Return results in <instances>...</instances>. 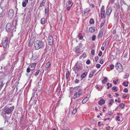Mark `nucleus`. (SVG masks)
<instances>
[{
	"label": "nucleus",
	"mask_w": 130,
	"mask_h": 130,
	"mask_svg": "<svg viewBox=\"0 0 130 130\" xmlns=\"http://www.w3.org/2000/svg\"><path fill=\"white\" fill-rule=\"evenodd\" d=\"M14 109V106L9 107L8 106H6L4 108L3 112L5 114L7 115L11 114Z\"/></svg>",
	"instance_id": "obj_1"
},
{
	"label": "nucleus",
	"mask_w": 130,
	"mask_h": 130,
	"mask_svg": "<svg viewBox=\"0 0 130 130\" xmlns=\"http://www.w3.org/2000/svg\"><path fill=\"white\" fill-rule=\"evenodd\" d=\"M44 42L41 41L36 40L34 43L35 48L36 50H38L44 46Z\"/></svg>",
	"instance_id": "obj_2"
},
{
	"label": "nucleus",
	"mask_w": 130,
	"mask_h": 130,
	"mask_svg": "<svg viewBox=\"0 0 130 130\" xmlns=\"http://www.w3.org/2000/svg\"><path fill=\"white\" fill-rule=\"evenodd\" d=\"M2 44L3 47L5 49L9 47V42L7 37H5L3 38L2 41Z\"/></svg>",
	"instance_id": "obj_3"
},
{
	"label": "nucleus",
	"mask_w": 130,
	"mask_h": 130,
	"mask_svg": "<svg viewBox=\"0 0 130 130\" xmlns=\"http://www.w3.org/2000/svg\"><path fill=\"white\" fill-rule=\"evenodd\" d=\"M37 63H32L29 65L28 67L26 70V72L28 73H29L30 70H34L35 68L36 65Z\"/></svg>",
	"instance_id": "obj_4"
},
{
	"label": "nucleus",
	"mask_w": 130,
	"mask_h": 130,
	"mask_svg": "<svg viewBox=\"0 0 130 130\" xmlns=\"http://www.w3.org/2000/svg\"><path fill=\"white\" fill-rule=\"evenodd\" d=\"M115 67L116 69L118 70L119 72H122L123 71V68L121 64L117 62L116 65Z\"/></svg>",
	"instance_id": "obj_5"
},
{
	"label": "nucleus",
	"mask_w": 130,
	"mask_h": 130,
	"mask_svg": "<svg viewBox=\"0 0 130 130\" xmlns=\"http://www.w3.org/2000/svg\"><path fill=\"white\" fill-rule=\"evenodd\" d=\"M14 14V12L13 10L12 9L9 10L8 12L7 16L8 18L10 19H11L13 18Z\"/></svg>",
	"instance_id": "obj_6"
},
{
	"label": "nucleus",
	"mask_w": 130,
	"mask_h": 130,
	"mask_svg": "<svg viewBox=\"0 0 130 130\" xmlns=\"http://www.w3.org/2000/svg\"><path fill=\"white\" fill-rule=\"evenodd\" d=\"M48 41V45L51 46L53 45L54 42V40L53 37L52 36H50L48 37L47 40Z\"/></svg>",
	"instance_id": "obj_7"
},
{
	"label": "nucleus",
	"mask_w": 130,
	"mask_h": 130,
	"mask_svg": "<svg viewBox=\"0 0 130 130\" xmlns=\"http://www.w3.org/2000/svg\"><path fill=\"white\" fill-rule=\"evenodd\" d=\"M77 62L76 63L73 68V70L74 71H77L82 70V68L81 67L77 65Z\"/></svg>",
	"instance_id": "obj_8"
},
{
	"label": "nucleus",
	"mask_w": 130,
	"mask_h": 130,
	"mask_svg": "<svg viewBox=\"0 0 130 130\" xmlns=\"http://www.w3.org/2000/svg\"><path fill=\"white\" fill-rule=\"evenodd\" d=\"M101 15L102 18L104 17L105 13V11L104 10V6H102L101 9Z\"/></svg>",
	"instance_id": "obj_9"
},
{
	"label": "nucleus",
	"mask_w": 130,
	"mask_h": 130,
	"mask_svg": "<svg viewBox=\"0 0 130 130\" xmlns=\"http://www.w3.org/2000/svg\"><path fill=\"white\" fill-rule=\"evenodd\" d=\"M6 29L7 32L10 31L12 29L11 24L9 23H8L7 24Z\"/></svg>",
	"instance_id": "obj_10"
},
{
	"label": "nucleus",
	"mask_w": 130,
	"mask_h": 130,
	"mask_svg": "<svg viewBox=\"0 0 130 130\" xmlns=\"http://www.w3.org/2000/svg\"><path fill=\"white\" fill-rule=\"evenodd\" d=\"M73 90L74 92H79L81 91L82 89L80 88V86H77L74 88Z\"/></svg>",
	"instance_id": "obj_11"
},
{
	"label": "nucleus",
	"mask_w": 130,
	"mask_h": 130,
	"mask_svg": "<svg viewBox=\"0 0 130 130\" xmlns=\"http://www.w3.org/2000/svg\"><path fill=\"white\" fill-rule=\"evenodd\" d=\"M38 57V54L37 53H34L32 55V59L34 60H35Z\"/></svg>",
	"instance_id": "obj_12"
},
{
	"label": "nucleus",
	"mask_w": 130,
	"mask_h": 130,
	"mask_svg": "<svg viewBox=\"0 0 130 130\" xmlns=\"http://www.w3.org/2000/svg\"><path fill=\"white\" fill-rule=\"evenodd\" d=\"M79 92H75L73 98V99H75L78 98L81 94Z\"/></svg>",
	"instance_id": "obj_13"
},
{
	"label": "nucleus",
	"mask_w": 130,
	"mask_h": 130,
	"mask_svg": "<svg viewBox=\"0 0 130 130\" xmlns=\"http://www.w3.org/2000/svg\"><path fill=\"white\" fill-rule=\"evenodd\" d=\"M81 47L79 46H78L76 47L75 48V52L76 53H79L81 52Z\"/></svg>",
	"instance_id": "obj_14"
},
{
	"label": "nucleus",
	"mask_w": 130,
	"mask_h": 130,
	"mask_svg": "<svg viewBox=\"0 0 130 130\" xmlns=\"http://www.w3.org/2000/svg\"><path fill=\"white\" fill-rule=\"evenodd\" d=\"M112 11V8L111 7H109L107 9L106 11V14L107 15H109L111 12Z\"/></svg>",
	"instance_id": "obj_15"
},
{
	"label": "nucleus",
	"mask_w": 130,
	"mask_h": 130,
	"mask_svg": "<svg viewBox=\"0 0 130 130\" xmlns=\"http://www.w3.org/2000/svg\"><path fill=\"white\" fill-rule=\"evenodd\" d=\"M88 74V72L87 71H85L81 75V78L82 79L84 78Z\"/></svg>",
	"instance_id": "obj_16"
},
{
	"label": "nucleus",
	"mask_w": 130,
	"mask_h": 130,
	"mask_svg": "<svg viewBox=\"0 0 130 130\" xmlns=\"http://www.w3.org/2000/svg\"><path fill=\"white\" fill-rule=\"evenodd\" d=\"M50 65L51 63L49 61L47 62L45 66V70H46L48 69L49 68Z\"/></svg>",
	"instance_id": "obj_17"
},
{
	"label": "nucleus",
	"mask_w": 130,
	"mask_h": 130,
	"mask_svg": "<svg viewBox=\"0 0 130 130\" xmlns=\"http://www.w3.org/2000/svg\"><path fill=\"white\" fill-rule=\"evenodd\" d=\"M105 101L103 99H101V100L99 101L98 104L100 105H102L105 103Z\"/></svg>",
	"instance_id": "obj_18"
},
{
	"label": "nucleus",
	"mask_w": 130,
	"mask_h": 130,
	"mask_svg": "<svg viewBox=\"0 0 130 130\" xmlns=\"http://www.w3.org/2000/svg\"><path fill=\"white\" fill-rule=\"evenodd\" d=\"M31 17V12L30 11H28L26 15V19L27 20H29L30 18Z\"/></svg>",
	"instance_id": "obj_19"
},
{
	"label": "nucleus",
	"mask_w": 130,
	"mask_h": 130,
	"mask_svg": "<svg viewBox=\"0 0 130 130\" xmlns=\"http://www.w3.org/2000/svg\"><path fill=\"white\" fill-rule=\"evenodd\" d=\"M103 29L101 30L99 33L98 35V36L99 37L101 38L103 35Z\"/></svg>",
	"instance_id": "obj_20"
},
{
	"label": "nucleus",
	"mask_w": 130,
	"mask_h": 130,
	"mask_svg": "<svg viewBox=\"0 0 130 130\" xmlns=\"http://www.w3.org/2000/svg\"><path fill=\"white\" fill-rule=\"evenodd\" d=\"M18 20L16 19H14L13 20L12 24L14 26H16L17 25Z\"/></svg>",
	"instance_id": "obj_21"
},
{
	"label": "nucleus",
	"mask_w": 130,
	"mask_h": 130,
	"mask_svg": "<svg viewBox=\"0 0 130 130\" xmlns=\"http://www.w3.org/2000/svg\"><path fill=\"white\" fill-rule=\"evenodd\" d=\"M28 0H25L22 3V5L23 7H25L26 6V4L28 3Z\"/></svg>",
	"instance_id": "obj_22"
},
{
	"label": "nucleus",
	"mask_w": 130,
	"mask_h": 130,
	"mask_svg": "<svg viewBox=\"0 0 130 130\" xmlns=\"http://www.w3.org/2000/svg\"><path fill=\"white\" fill-rule=\"evenodd\" d=\"M89 30L91 32H93L95 30V27H90L89 28Z\"/></svg>",
	"instance_id": "obj_23"
},
{
	"label": "nucleus",
	"mask_w": 130,
	"mask_h": 130,
	"mask_svg": "<svg viewBox=\"0 0 130 130\" xmlns=\"http://www.w3.org/2000/svg\"><path fill=\"white\" fill-rule=\"evenodd\" d=\"M46 1V0H42L40 4V6L41 7L44 6L45 4Z\"/></svg>",
	"instance_id": "obj_24"
},
{
	"label": "nucleus",
	"mask_w": 130,
	"mask_h": 130,
	"mask_svg": "<svg viewBox=\"0 0 130 130\" xmlns=\"http://www.w3.org/2000/svg\"><path fill=\"white\" fill-rule=\"evenodd\" d=\"M108 79L106 77H105L104 80L102 81V83L103 84H104L106 83Z\"/></svg>",
	"instance_id": "obj_25"
},
{
	"label": "nucleus",
	"mask_w": 130,
	"mask_h": 130,
	"mask_svg": "<svg viewBox=\"0 0 130 130\" xmlns=\"http://www.w3.org/2000/svg\"><path fill=\"white\" fill-rule=\"evenodd\" d=\"M114 102V101L113 99H111L110 100V102L108 103V105L110 106L112 105Z\"/></svg>",
	"instance_id": "obj_26"
},
{
	"label": "nucleus",
	"mask_w": 130,
	"mask_h": 130,
	"mask_svg": "<svg viewBox=\"0 0 130 130\" xmlns=\"http://www.w3.org/2000/svg\"><path fill=\"white\" fill-rule=\"evenodd\" d=\"M94 72L93 71H92L90 72L89 75V78H91L92 77Z\"/></svg>",
	"instance_id": "obj_27"
},
{
	"label": "nucleus",
	"mask_w": 130,
	"mask_h": 130,
	"mask_svg": "<svg viewBox=\"0 0 130 130\" xmlns=\"http://www.w3.org/2000/svg\"><path fill=\"white\" fill-rule=\"evenodd\" d=\"M90 11L89 8H87L86 9H85L84 10V13L85 14L87 12H89Z\"/></svg>",
	"instance_id": "obj_28"
},
{
	"label": "nucleus",
	"mask_w": 130,
	"mask_h": 130,
	"mask_svg": "<svg viewBox=\"0 0 130 130\" xmlns=\"http://www.w3.org/2000/svg\"><path fill=\"white\" fill-rule=\"evenodd\" d=\"M45 23V20L44 18H42L41 20V23L42 24H44Z\"/></svg>",
	"instance_id": "obj_29"
},
{
	"label": "nucleus",
	"mask_w": 130,
	"mask_h": 130,
	"mask_svg": "<svg viewBox=\"0 0 130 130\" xmlns=\"http://www.w3.org/2000/svg\"><path fill=\"white\" fill-rule=\"evenodd\" d=\"M88 99V98L87 97H86L85 99H84L82 101V103L84 104L86 102H87Z\"/></svg>",
	"instance_id": "obj_30"
},
{
	"label": "nucleus",
	"mask_w": 130,
	"mask_h": 130,
	"mask_svg": "<svg viewBox=\"0 0 130 130\" xmlns=\"http://www.w3.org/2000/svg\"><path fill=\"white\" fill-rule=\"evenodd\" d=\"M69 71H67L66 74V79H68L69 77Z\"/></svg>",
	"instance_id": "obj_31"
},
{
	"label": "nucleus",
	"mask_w": 130,
	"mask_h": 130,
	"mask_svg": "<svg viewBox=\"0 0 130 130\" xmlns=\"http://www.w3.org/2000/svg\"><path fill=\"white\" fill-rule=\"evenodd\" d=\"M94 21L93 19L91 18L89 21V23L90 24H93L94 23Z\"/></svg>",
	"instance_id": "obj_32"
},
{
	"label": "nucleus",
	"mask_w": 130,
	"mask_h": 130,
	"mask_svg": "<svg viewBox=\"0 0 130 130\" xmlns=\"http://www.w3.org/2000/svg\"><path fill=\"white\" fill-rule=\"evenodd\" d=\"M86 55L85 53H84L83 54H82L80 57V59H81L82 57L85 58L86 57Z\"/></svg>",
	"instance_id": "obj_33"
},
{
	"label": "nucleus",
	"mask_w": 130,
	"mask_h": 130,
	"mask_svg": "<svg viewBox=\"0 0 130 130\" xmlns=\"http://www.w3.org/2000/svg\"><path fill=\"white\" fill-rule=\"evenodd\" d=\"M77 108H75L74 109L72 112V113L74 115L77 112Z\"/></svg>",
	"instance_id": "obj_34"
},
{
	"label": "nucleus",
	"mask_w": 130,
	"mask_h": 130,
	"mask_svg": "<svg viewBox=\"0 0 130 130\" xmlns=\"http://www.w3.org/2000/svg\"><path fill=\"white\" fill-rule=\"evenodd\" d=\"M29 45L31 46L32 45L33 43V40L30 39L29 41Z\"/></svg>",
	"instance_id": "obj_35"
},
{
	"label": "nucleus",
	"mask_w": 130,
	"mask_h": 130,
	"mask_svg": "<svg viewBox=\"0 0 130 130\" xmlns=\"http://www.w3.org/2000/svg\"><path fill=\"white\" fill-rule=\"evenodd\" d=\"M73 5V3H72L70 6H68L67 8V10L68 11H69L71 9V7Z\"/></svg>",
	"instance_id": "obj_36"
},
{
	"label": "nucleus",
	"mask_w": 130,
	"mask_h": 130,
	"mask_svg": "<svg viewBox=\"0 0 130 130\" xmlns=\"http://www.w3.org/2000/svg\"><path fill=\"white\" fill-rule=\"evenodd\" d=\"M125 106V105L123 103H121L119 105V107L122 108H123Z\"/></svg>",
	"instance_id": "obj_37"
},
{
	"label": "nucleus",
	"mask_w": 130,
	"mask_h": 130,
	"mask_svg": "<svg viewBox=\"0 0 130 130\" xmlns=\"http://www.w3.org/2000/svg\"><path fill=\"white\" fill-rule=\"evenodd\" d=\"M78 36L79 37V39L80 40H82L83 38V37L82 36L81 33H80L79 34Z\"/></svg>",
	"instance_id": "obj_38"
},
{
	"label": "nucleus",
	"mask_w": 130,
	"mask_h": 130,
	"mask_svg": "<svg viewBox=\"0 0 130 130\" xmlns=\"http://www.w3.org/2000/svg\"><path fill=\"white\" fill-rule=\"evenodd\" d=\"M45 14H47L48 12V9L47 7L45 8Z\"/></svg>",
	"instance_id": "obj_39"
},
{
	"label": "nucleus",
	"mask_w": 130,
	"mask_h": 130,
	"mask_svg": "<svg viewBox=\"0 0 130 130\" xmlns=\"http://www.w3.org/2000/svg\"><path fill=\"white\" fill-rule=\"evenodd\" d=\"M40 70H38L34 74V75L36 76L39 73V72Z\"/></svg>",
	"instance_id": "obj_40"
},
{
	"label": "nucleus",
	"mask_w": 130,
	"mask_h": 130,
	"mask_svg": "<svg viewBox=\"0 0 130 130\" xmlns=\"http://www.w3.org/2000/svg\"><path fill=\"white\" fill-rule=\"evenodd\" d=\"M112 90L115 91H117L118 90L117 89V87L116 86H114L112 88Z\"/></svg>",
	"instance_id": "obj_41"
},
{
	"label": "nucleus",
	"mask_w": 130,
	"mask_h": 130,
	"mask_svg": "<svg viewBox=\"0 0 130 130\" xmlns=\"http://www.w3.org/2000/svg\"><path fill=\"white\" fill-rule=\"evenodd\" d=\"M110 68L111 70H113L114 68V66L113 64H111L110 65Z\"/></svg>",
	"instance_id": "obj_42"
},
{
	"label": "nucleus",
	"mask_w": 130,
	"mask_h": 130,
	"mask_svg": "<svg viewBox=\"0 0 130 130\" xmlns=\"http://www.w3.org/2000/svg\"><path fill=\"white\" fill-rule=\"evenodd\" d=\"M104 21H103L102 22H101V23L100 24V27H103L104 25Z\"/></svg>",
	"instance_id": "obj_43"
},
{
	"label": "nucleus",
	"mask_w": 130,
	"mask_h": 130,
	"mask_svg": "<svg viewBox=\"0 0 130 130\" xmlns=\"http://www.w3.org/2000/svg\"><path fill=\"white\" fill-rule=\"evenodd\" d=\"M129 76V74L128 73L126 74L124 76V78H128Z\"/></svg>",
	"instance_id": "obj_44"
},
{
	"label": "nucleus",
	"mask_w": 130,
	"mask_h": 130,
	"mask_svg": "<svg viewBox=\"0 0 130 130\" xmlns=\"http://www.w3.org/2000/svg\"><path fill=\"white\" fill-rule=\"evenodd\" d=\"M96 38V36L95 35L93 36L92 38V41H94L95 40Z\"/></svg>",
	"instance_id": "obj_45"
},
{
	"label": "nucleus",
	"mask_w": 130,
	"mask_h": 130,
	"mask_svg": "<svg viewBox=\"0 0 130 130\" xmlns=\"http://www.w3.org/2000/svg\"><path fill=\"white\" fill-rule=\"evenodd\" d=\"M69 128L68 127H64V128L63 129H61V130H69Z\"/></svg>",
	"instance_id": "obj_46"
},
{
	"label": "nucleus",
	"mask_w": 130,
	"mask_h": 130,
	"mask_svg": "<svg viewBox=\"0 0 130 130\" xmlns=\"http://www.w3.org/2000/svg\"><path fill=\"white\" fill-rule=\"evenodd\" d=\"M101 65L99 64H97L96 65V67L98 68H100L101 67Z\"/></svg>",
	"instance_id": "obj_47"
},
{
	"label": "nucleus",
	"mask_w": 130,
	"mask_h": 130,
	"mask_svg": "<svg viewBox=\"0 0 130 130\" xmlns=\"http://www.w3.org/2000/svg\"><path fill=\"white\" fill-rule=\"evenodd\" d=\"M4 0H1V3H0V6L1 7V5L3 4L4 3Z\"/></svg>",
	"instance_id": "obj_48"
},
{
	"label": "nucleus",
	"mask_w": 130,
	"mask_h": 130,
	"mask_svg": "<svg viewBox=\"0 0 130 130\" xmlns=\"http://www.w3.org/2000/svg\"><path fill=\"white\" fill-rule=\"evenodd\" d=\"M99 57L98 56H96L95 58V62H96L99 60Z\"/></svg>",
	"instance_id": "obj_49"
},
{
	"label": "nucleus",
	"mask_w": 130,
	"mask_h": 130,
	"mask_svg": "<svg viewBox=\"0 0 130 130\" xmlns=\"http://www.w3.org/2000/svg\"><path fill=\"white\" fill-rule=\"evenodd\" d=\"M95 51L94 50H92L91 51V53L92 55H94V54Z\"/></svg>",
	"instance_id": "obj_50"
},
{
	"label": "nucleus",
	"mask_w": 130,
	"mask_h": 130,
	"mask_svg": "<svg viewBox=\"0 0 130 130\" xmlns=\"http://www.w3.org/2000/svg\"><path fill=\"white\" fill-rule=\"evenodd\" d=\"M116 120L118 121H120V117L119 116H117L116 117Z\"/></svg>",
	"instance_id": "obj_51"
},
{
	"label": "nucleus",
	"mask_w": 130,
	"mask_h": 130,
	"mask_svg": "<svg viewBox=\"0 0 130 130\" xmlns=\"http://www.w3.org/2000/svg\"><path fill=\"white\" fill-rule=\"evenodd\" d=\"M90 63V61L89 60H87L86 62V63L87 64H89Z\"/></svg>",
	"instance_id": "obj_52"
},
{
	"label": "nucleus",
	"mask_w": 130,
	"mask_h": 130,
	"mask_svg": "<svg viewBox=\"0 0 130 130\" xmlns=\"http://www.w3.org/2000/svg\"><path fill=\"white\" fill-rule=\"evenodd\" d=\"M124 91L125 93H127L128 92V90L127 88H125L124 89Z\"/></svg>",
	"instance_id": "obj_53"
},
{
	"label": "nucleus",
	"mask_w": 130,
	"mask_h": 130,
	"mask_svg": "<svg viewBox=\"0 0 130 130\" xmlns=\"http://www.w3.org/2000/svg\"><path fill=\"white\" fill-rule=\"evenodd\" d=\"M127 96V95L126 94H124L123 95L122 98H125Z\"/></svg>",
	"instance_id": "obj_54"
},
{
	"label": "nucleus",
	"mask_w": 130,
	"mask_h": 130,
	"mask_svg": "<svg viewBox=\"0 0 130 130\" xmlns=\"http://www.w3.org/2000/svg\"><path fill=\"white\" fill-rule=\"evenodd\" d=\"M102 51H101L99 52V54H98V55H99V56H101L102 55Z\"/></svg>",
	"instance_id": "obj_55"
},
{
	"label": "nucleus",
	"mask_w": 130,
	"mask_h": 130,
	"mask_svg": "<svg viewBox=\"0 0 130 130\" xmlns=\"http://www.w3.org/2000/svg\"><path fill=\"white\" fill-rule=\"evenodd\" d=\"M68 5H71L72 3H73L72 2H71L70 1H68Z\"/></svg>",
	"instance_id": "obj_56"
},
{
	"label": "nucleus",
	"mask_w": 130,
	"mask_h": 130,
	"mask_svg": "<svg viewBox=\"0 0 130 130\" xmlns=\"http://www.w3.org/2000/svg\"><path fill=\"white\" fill-rule=\"evenodd\" d=\"M79 80L77 79H76L75 81V83H79Z\"/></svg>",
	"instance_id": "obj_57"
},
{
	"label": "nucleus",
	"mask_w": 130,
	"mask_h": 130,
	"mask_svg": "<svg viewBox=\"0 0 130 130\" xmlns=\"http://www.w3.org/2000/svg\"><path fill=\"white\" fill-rule=\"evenodd\" d=\"M123 84L125 87H127L128 86L127 84H126V83L125 82H123Z\"/></svg>",
	"instance_id": "obj_58"
},
{
	"label": "nucleus",
	"mask_w": 130,
	"mask_h": 130,
	"mask_svg": "<svg viewBox=\"0 0 130 130\" xmlns=\"http://www.w3.org/2000/svg\"><path fill=\"white\" fill-rule=\"evenodd\" d=\"M128 53L127 52H126L124 55V57H126Z\"/></svg>",
	"instance_id": "obj_59"
},
{
	"label": "nucleus",
	"mask_w": 130,
	"mask_h": 130,
	"mask_svg": "<svg viewBox=\"0 0 130 130\" xmlns=\"http://www.w3.org/2000/svg\"><path fill=\"white\" fill-rule=\"evenodd\" d=\"M103 61L102 60H101L100 62V63L101 64H102L103 63Z\"/></svg>",
	"instance_id": "obj_60"
},
{
	"label": "nucleus",
	"mask_w": 130,
	"mask_h": 130,
	"mask_svg": "<svg viewBox=\"0 0 130 130\" xmlns=\"http://www.w3.org/2000/svg\"><path fill=\"white\" fill-rule=\"evenodd\" d=\"M114 2V0H111L110 3L111 4H113Z\"/></svg>",
	"instance_id": "obj_61"
},
{
	"label": "nucleus",
	"mask_w": 130,
	"mask_h": 130,
	"mask_svg": "<svg viewBox=\"0 0 130 130\" xmlns=\"http://www.w3.org/2000/svg\"><path fill=\"white\" fill-rule=\"evenodd\" d=\"M3 85L2 83H1L0 84V89L1 88H2L3 87Z\"/></svg>",
	"instance_id": "obj_62"
},
{
	"label": "nucleus",
	"mask_w": 130,
	"mask_h": 130,
	"mask_svg": "<svg viewBox=\"0 0 130 130\" xmlns=\"http://www.w3.org/2000/svg\"><path fill=\"white\" fill-rule=\"evenodd\" d=\"M106 129L107 130H109L110 129V127L109 126H107L106 127Z\"/></svg>",
	"instance_id": "obj_63"
},
{
	"label": "nucleus",
	"mask_w": 130,
	"mask_h": 130,
	"mask_svg": "<svg viewBox=\"0 0 130 130\" xmlns=\"http://www.w3.org/2000/svg\"><path fill=\"white\" fill-rule=\"evenodd\" d=\"M90 6L92 8H93L95 6V5L93 4H91L90 5Z\"/></svg>",
	"instance_id": "obj_64"
}]
</instances>
